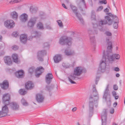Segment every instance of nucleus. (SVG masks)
Instances as JSON below:
<instances>
[{"mask_svg": "<svg viewBox=\"0 0 125 125\" xmlns=\"http://www.w3.org/2000/svg\"><path fill=\"white\" fill-rule=\"evenodd\" d=\"M37 28L39 29L43 30L44 28L42 23L40 22L37 24Z\"/></svg>", "mask_w": 125, "mask_h": 125, "instance_id": "32", "label": "nucleus"}, {"mask_svg": "<svg viewBox=\"0 0 125 125\" xmlns=\"http://www.w3.org/2000/svg\"><path fill=\"white\" fill-rule=\"evenodd\" d=\"M19 93L22 95H24L27 93L26 91L23 89H21L19 91Z\"/></svg>", "mask_w": 125, "mask_h": 125, "instance_id": "35", "label": "nucleus"}, {"mask_svg": "<svg viewBox=\"0 0 125 125\" xmlns=\"http://www.w3.org/2000/svg\"><path fill=\"white\" fill-rule=\"evenodd\" d=\"M44 68L42 66H39L37 68L36 70L35 75L37 77L43 73L44 71Z\"/></svg>", "mask_w": 125, "mask_h": 125, "instance_id": "16", "label": "nucleus"}, {"mask_svg": "<svg viewBox=\"0 0 125 125\" xmlns=\"http://www.w3.org/2000/svg\"><path fill=\"white\" fill-rule=\"evenodd\" d=\"M34 67H31L28 70L29 73L31 74L34 72Z\"/></svg>", "mask_w": 125, "mask_h": 125, "instance_id": "40", "label": "nucleus"}, {"mask_svg": "<svg viewBox=\"0 0 125 125\" xmlns=\"http://www.w3.org/2000/svg\"><path fill=\"white\" fill-rule=\"evenodd\" d=\"M11 108L13 110H18L19 109V105L15 102H12L10 104Z\"/></svg>", "mask_w": 125, "mask_h": 125, "instance_id": "25", "label": "nucleus"}, {"mask_svg": "<svg viewBox=\"0 0 125 125\" xmlns=\"http://www.w3.org/2000/svg\"><path fill=\"white\" fill-rule=\"evenodd\" d=\"M19 47L17 45H14L13 46L12 49L14 50H16L18 49Z\"/></svg>", "mask_w": 125, "mask_h": 125, "instance_id": "43", "label": "nucleus"}, {"mask_svg": "<svg viewBox=\"0 0 125 125\" xmlns=\"http://www.w3.org/2000/svg\"><path fill=\"white\" fill-rule=\"evenodd\" d=\"M64 53L66 55L70 56L72 55L74 52L69 49H66L65 50Z\"/></svg>", "mask_w": 125, "mask_h": 125, "instance_id": "30", "label": "nucleus"}, {"mask_svg": "<svg viewBox=\"0 0 125 125\" xmlns=\"http://www.w3.org/2000/svg\"><path fill=\"white\" fill-rule=\"evenodd\" d=\"M33 37H38L40 36L41 35V33L38 32L37 31H33L32 33Z\"/></svg>", "mask_w": 125, "mask_h": 125, "instance_id": "31", "label": "nucleus"}, {"mask_svg": "<svg viewBox=\"0 0 125 125\" xmlns=\"http://www.w3.org/2000/svg\"><path fill=\"white\" fill-rule=\"evenodd\" d=\"M99 77H97L96 78V81H95V83H96V84H97L98 83V82L99 80Z\"/></svg>", "mask_w": 125, "mask_h": 125, "instance_id": "56", "label": "nucleus"}, {"mask_svg": "<svg viewBox=\"0 0 125 125\" xmlns=\"http://www.w3.org/2000/svg\"><path fill=\"white\" fill-rule=\"evenodd\" d=\"M4 25L7 28L10 29L13 28L15 26V23L11 20H8L4 23Z\"/></svg>", "mask_w": 125, "mask_h": 125, "instance_id": "12", "label": "nucleus"}, {"mask_svg": "<svg viewBox=\"0 0 125 125\" xmlns=\"http://www.w3.org/2000/svg\"><path fill=\"white\" fill-rule=\"evenodd\" d=\"M37 9L35 8H33L32 7H31L30 9V11L32 13H35L37 11Z\"/></svg>", "mask_w": 125, "mask_h": 125, "instance_id": "36", "label": "nucleus"}, {"mask_svg": "<svg viewBox=\"0 0 125 125\" xmlns=\"http://www.w3.org/2000/svg\"><path fill=\"white\" fill-rule=\"evenodd\" d=\"M19 1L18 0H15L13 1H11L10 2V4H13L15 3H18L19 2Z\"/></svg>", "mask_w": 125, "mask_h": 125, "instance_id": "45", "label": "nucleus"}, {"mask_svg": "<svg viewBox=\"0 0 125 125\" xmlns=\"http://www.w3.org/2000/svg\"><path fill=\"white\" fill-rule=\"evenodd\" d=\"M53 76L51 73H47L45 76V82L47 84H49L52 81Z\"/></svg>", "mask_w": 125, "mask_h": 125, "instance_id": "15", "label": "nucleus"}, {"mask_svg": "<svg viewBox=\"0 0 125 125\" xmlns=\"http://www.w3.org/2000/svg\"><path fill=\"white\" fill-rule=\"evenodd\" d=\"M108 86L109 85H108L105 89L103 98L105 99L106 101H107V98H108L109 99L108 102L109 104H110L111 103L110 96V94L108 93Z\"/></svg>", "mask_w": 125, "mask_h": 125, "instance_id": "11", "label": "nucleus"}, {"mask_svg": "<svg viewBox=\"0 0 125 125\" xmlns=\"http://www.w3.org/2000/svg\"><path fill=\"white\" fill-rule=\"evenodd\" d=\"M115 96V98L116 100L117 99L119 98V96L118 95L116 96V95L115 96Z\"/></svg>", "mask_w": 125, "mask_h": 125, "instance_id": "62", "label": "nucleus"}, {"mask_svg": "<svg viewBox=\"0 0 125 125\" xmlns=\"http://www.w3.org/2000/svg\"><path fill=\"white\" fill-rule=\"evenodd\" d=\"M57 22L58 23V25L60 27H62L63 26L62 23V21L60 20H59L57 21Z\"/></svg>", "mask_w": 125, "mask_h": 125, "instance_id": "39", "label": "nucleus"}, {"mask_svg": "<svg viewBox=\"0 0 125 125\" xmlns=\"http://www.w3.org/2000/svg\"><path fill=\"white\" fill-rule=\"evenodd\" d=\"M1 111H0V117H4Z\"/></svg>", "mask_w": 125, "mask_h": 125, "instance_id": "53", "label": "nucleus"}, {"mask_svg": "<svg viewBox=\"0 0 125 125\" xmlns=\"http://www.w3.org/2000/svg\"><path fill=\"white\" fill-rule=\"evenodd\" d=\"M21 102L22 104L23 105L25 106L28 105V103L26 102V100L24 99H22L21 100Z\"/></svg>", "mask_w": 125, "mask_h": 125, "instance_id": "37", "label": "nucleus"}, {"mask_svg": "<svg viewBox=\"0 0 125 125\" xmlns=\"http://www.w3.org/2000/svg\"><path fill=\"white\" fill-rule=\"evenodd\" d=\"M112 1L113 2V4L114 6H115V8H116V6H115V1L114 0H112Z\"/></svg>", "mask_w": 125, "mask_h": 125, "instance_id": "61", "label": "nucleus"}, {"mask_svg": "<svg viewBox=\"0 0 125 125\" xmlns=\"http://www.w3.org/2000/svg\"><path fill=\"white\" fill-rule=\"evenodd\" d=\"M107 53L106 56L105 54V51L103 52V58L101 61L98 70L101 72H103L105 71L106 63L108 62L109 63H112L113 62V58L112 56H109L108 53Z\"/></svg>", "mask_w": 125, "mask_h": 125, "instance_id": "2", "label": "nucleus"}, {"mask_svg": "<svg viewBox=\"0 0 125 125\" xmlns=\"http://www.w3.org/2000/svg\"><path fill=\"white\" fill-rule=\"evenodd\" d=\"M34 84L32 82L29 81L27 82L25 84V87L27 89H31L34 87Z\"/></svg>", "mask_w": 125, "mask_h": 125, "instance_id": "23", "label": "nucleus"}, {"mask_svg": "<svg viewBox=\"0 0 125 125\" xmlns=\"http://www.w3.org/2000/svg\"><path fill=\"white\" fill-rule=\"evenodd\" d=\"M62 65L63 66L64 68H69L71 67H73V65H71L69 63H65V64L63 63L62 64Z\"/></svg>", "mask_w": 125, "mask_h": 125, "instance_id": "33", "label": "nucleus"}, {"mask_svg": "<svg viewBox=\"0 0 125 125\" xmlns=\"http://www.w3.org/2000/svg\"><path fill=\"white\" fill-rule=\"evenodd\" d=\"M12 58L13 61L15 63H20V61L18 59V55L16 54H14L12 55Z\"/></svg>", "mask_w": 125, "mask_h": 125, "instance_id": "26", "label": "nucleus"}, {"mask_svg": "<svg viewBox=\"0 0 125 125\" xmlns=\"http://www.w3.org/2000/svg\"><path fill=\"white\" fill-rule=\"evenodd\" d=\"M116 76L117 77H119L120 76V74L118 73H117L116 74Z\"/></svg>", "mask_w": 125, "mask_h": 125, "instance_id": "64", "label": "nucleus"}, {"mask_svg": "<svg viewBox=\"0 0 125 125\" xmlns=\"http://www.w3.org/2000/svg\"><path fill=\"white\" fill-rule=\"evenodd\" d=\"M103 9V6H100L96 10V11H100L101 10Z\"/></svg>", "mask_w": 125, "mask_h": 125, "instance_id": "46", "label": "nucleus"}, {"mask_svg": "<svg viewBox=\"0 0 125 125\" xmlns=\"http://www.w3.org/2000/svg\"><path fill=\"white\" fill-rule=\"evenodd\" d=\"M105 34L106 36H112V33L109 31H106L105 33Z\"/></svg>", "mask_w": 125, "mask_h": 125, "instance_id": "42", "label": "nucleus"}, {"mask_svg": "<svg viewBox=\"0 0 125 125\" xmlns=\"http://www.w3.org/2000/svg\"><path fill=\"white\" fill-rule=\"evenodd\" d=\"M109 11V10L107 8H106L104 10V11L105 12H108Z\"/></svg>", "mask_w": 125, "mask_h": 125, "instance_id": "54", "label": "nucleus"}, {"mask_svg": "<svg viewBox=\"0 0 125 125\" xmlns=\"http://www.w3.org/2000/svg\"><path fill=\"white\" fill-rule=\"evenodd\" d=\"M28 15L25 13L21 15L20 17V19L22 22H25L27 20Z\"/></svg>", "mask_w": 125, "mask_h": 125, "instance_id": "28", "label": "nucleus"}, {"mask_svg": "<svg viewBox=\"0 0 125 125\" xmlns=\"http://www.w3.org/2000/svg\"><path fill=\"white\" fill-rule=\"evenodd\" d=\"M10 99L9 95L8 94H5L3 97V102L5 105H8L10 104Z\"/></svg>", "mask_w": 125, "mask_h": 125, "instance_id": "17", "label": "nucleus"}, {"mask_svg": "<svg viewBox=\"0 0 125 125\" xmlns=\"http://www.w3.org/2000/svg\"><path fill=\"white\" fill-rule=\"evenodd\" d=\"M114 89L115 90H117L118 89V87L117 85H114L113 86Z\"/></svg>", "mask_w": 125, "mask_h": 125, "instance_id": "48", "label": "nucleus"}, {"mask_svg": "<svg viewBox=\"0 0 125 125\" xmlns=\"http://www.w3.org/2000/svg\"><path fill=\"white\" fill-rule=\"evenodd\" d=\"M105 19L101 20L98 22V25L96 24L98 26V27L96 28L98 30L97 28L99 26L101 27H103L104 25L108 24L109 25H111L112 23V21L111 20L109 16H107L105 17ZM96 24H93L94 26V25Z\"/></svg>", "mask_w": 125, "mask_h": 125, "instance_id": "5", "label": "nucleus"}, {"mask_svg": "<svg viewBox=\"0 0 125 125\" xmlns=\"http://www.w3.org/2000/svg\"><path fill=\"white\" fill-rule=\"evenodd\" d=\"M114 112V108H112L110 111V112L111 114H113Z\"/></svg>", "mask_w": 125, "mask_h": 125, "instance_id": "49", "label": "nucleus"}, {"mask_svg": "<svg viewBox=\"0 0 125 125\" xmlns=\"http://www.w3.org/2000/svg\"><path fill=\"white\" fill-rule=\"evenodd\" d=\"M114 70L116 71H119V69L118 67H116L115 68Z\"/></svg>", "mask_w": 125, "mask_h": 125, "instance_id": "55", "label": "nucleus"}, {"mask_svg": "<svg viewBox=\"0 0 125 125\" xmlns=\"http://www.w3.org/2000/svg\"><path fill=\"white\" fill-rule=\"evenodd\" d=\"M37 17H34L31 18L28 21L27 25L28 27L32 28L36 23Z\"/></svg>", "mask_w": 125, "mask_h": 125, "instance_id": "9", "label": "nucleus"}, {"mask_svg": "<svg viewBox=\"0 0 125 125\" xmlns=\"http://www.w3.org/2000/svg\"><path fill=\"white\" fill-rule=\"evenodd\" d=\"M71 41L70 38H68L66 36H63L60 38L59 41V43L62 45L66 44L68 46L71 45Z\"/></svg>", "mask_w": 125, "mask_h": 125, "instance_id": "7", "label": "nucleus"}, {"mask_svg": "<svg viewBox=\"0 0 125 125\" xmlns=\"http://www.w3.org/2000/svg\"><path fill=\"white\" fill-rule=\"evenodd\" d=\"M33 37V36H30V37L27 38V40H32V38Z\"/></svg>", "mask_w": 125, "mask_h": 125, "instance_id": "50", "label": "nucleus"}, {"mask_svg": "<svg viewBox=\"0 0 125 125\" xmlns=\"http://www.w3.org/2000/svg\"><path fill=\"white\" fill-rule=\"evenodd\" d=\"M77 109V108L76 107H75L73 108L72 109V111L73 112H74L76 111Z\"/></svg>", "mask_w": 125, "mask_h": 125, "instance_id": "57", "label": "nucleus"}, {"mask_svg": "<svg viewBox=\"0 0 125 125\" xmlns=\"http://www.w3.org/2000/svg\"><path fill=\"white\" fill-rule=\"evenodd\" d=\"M70 6L73 12L75 13L79 20L81 21L82 23L83 24V19L81 17V15L80 14L78 13L77 12V8L74 6L72 5H71Z\"/></svg>", "mask_w": 125, "mask_h": 125, "instance_id": "8", "label": "nucleus"}, {"mask_svg": "<svg viewBox=\"0 0 125 125\" xmlns=\"http://www.w3.org/2000/svg\"><path fill=\"white\" fill-rule=\"evenodd\" d=\"M49 46V44L48 43H45L44 44V47H46Z\"/></svg>", "mask_w": 125, "mask_h": 125, "instance_id": "52", "label": "nucleus"}, {"mask_svg": "<svg viewBox=\"0 0 125 125\" xmlns=\"http://www.w3.org/2000/svg\"><path fill=\"white\" fill-rule=\"evenodd\" d=\"M46 29H51V27L49 25H46Z\"/></svg>", "mask_w": 125, "mask_h": 125, "instance_id": "51", "label": "nucleus"}, {"mask_svg": "<svg viewBox=\"0 0 125 125\" xmlns=\"http://www.w3.org/2000/svg\"><path fill=\"white\" fill-rule=\"evenodd\" d=\"M99 94L96 88L95 85H93V93L91 94L89 98V117L92 115L94 111V105L97 107L98 105L97 101L99 100Z\"/></svg>", "mask_w": 125, "mask_h": 125, "instance_id": "1", "label": "nucleus"}, {"mask_svg": "<svg viewBox=\"0 0 125 125\" xmlns=\"http://www.w3.org/2000/svg\"><path fill=\"white\" fill-rule=\"evenodd\" d=\"M99 3L102 4H106L107 3V1L106 0H103L99 1Z\"/></svg>", "mask_w": 125, "mask_h": 125, "instance_id": "41", "label": "nucleus"}, {"mask_svg": "<svg viewBox=\"0 0 125 125\" xmlns=\"http://www.w3.org/2000/svg\"><path fill=\"white\" fill-rule=\"evenodd\" d=\"M107 14L113 18V19H115V21L113 24V26L115 29L117 28L118 27V23L119 22V19L118 17L116 16L113 15L110 12L107 13Z\"/></svg>", "mask_w": 125, "mask_h": 125, "instance_id": "10", "label": "nucleus"}, {"mask_svg": "<svg viewBox=\"0 0 125 125\" xmlns=\"http://www.w3.org/2000/svg\"><path fill=\"white\" fill-rule=\"evenodd\" d=\"M46 54V52L45 50H42L39 51L37 53V57L38 59L40 61H42L43 60V56L45 55Z\"/></svg>", "mask_w": 125, "mask_h": 125, "instance_id": "14", "label": "nucleus"}, {"mask_svg": "<svg viewBox=\"0 0 125 125\" xmlns=\"http://www.w3.org/2000/svg\"><path fill=\"white\" fill-rule=\"evenodd\" d=\"M7 105H5L3 107H2L1 111L4 116L8 115L9 112V109L7 106Z\"/></svg>", "mask_w": 125, "mask_h": 125, "instance_id": "18", "label": "nucleus"}, {"mask_svg": "<svg viewBox=\"0 0 125 125\" xmlns=\"http://www.w3.org/2000/svg\"><path fill=\"white\" fill-rule=\"evenodd\" d=\"M81 0L83 2V4H82V6H81L80 7V10L81 11H83V10L82 9L83 8L82 7H83V8H86V6L85 0Z\"/></svg>", "mask_w": 125, "mask_h": 125, "instance_id": "34", "label": "nucleus"}, {"mask_svg": "<svg viewBox=\"0 0 125 125\" xmlns=\"http://www.w3.org/2000/svg\"><path fill=\"white\" fill-rule=\"evenodd\" d=\"M24 73L23 71L21 70L16 72L15 73V74L16 77L17 78H20L23 77Z\"/></svg>", "mask_w": 125, "mask_h": 125, "instance_id": "24", "label": "nucleus"}, {"mask_svg": "<svg viewBox=\"0 0 125 125\" xmlns=\"http://www.w3.org/2000/svg\"><path fill=\"white\" fill-rule=\"evenodd\" d=\"M117 103L116 102H115L113 104V106L114 107H116V106L117 105Z\"/></svg>", "mask_w": 125, "mask_h": 125, "instance_id": "59", "label": "nucleus"}, {"mask_svg": "<svg viewBox=\"0 0 125 125\" xmlns=\"http://www.w3.org/2000/svg\"><path fill=\"white\" fill-rule=\"evenodd\" d=\"M112 94L114 96H115L116 95V92L115 91H114L112 92Z\"/></svg>", "mask_w": 125, "mask_h": 125, "instance_id": "58", "label": "nucleus"}, {"mask_svg": "<svg viewBox=\"0 0 125 125\" xmlns=\"http://www.w3.org/2000/svg\"><path fill=\"white\" fill-rule=\"evenodd\" d=\"M10 16L13 19L16 20L18 18V14L16 11H13L11 13Z\"/></svg>", "mask_w": 125, "mask_h": 125, "instance_id": "29", "label": "nucleus"}, {"mask_svg": "<svg viewBox=\"0 0 125 125\" xmlns=\"http://www.w3.org/2000/svg\"><path fill=\"white\" fill-rule=\"evenodd\" d=\"M46 88L48 91H50L52 88L51 86H46Z\"/></svg>", "mask_w": 125, "mask_h": 125, "instance_id": "44", "label": "nucleus"}, {"mask_svg": "<svg viewBox=\"0 0 125 125\" xmlns=\"http://www.w3.org/2000/svg\"><path fill=\"white\" fill-rule=\"evenodd\" d=\"M36 98L37 101L39 103L42 102L44 100V98L42 95L38 94L36 95Z\"/></svg>", "mask_w": 125, "mask_h": 125, "instance_id": "22", "label": "nucleus"}, {"mask_svg": "<svg viewBox=\"0 0 125 125\" xmlns=\"http://www.w3.org/2000/svg\"><path fill=\"white\" fill-rule=\"evenodd\" d=\"M62 59V55L58 54L56 55L54 57V60L56 63H58L61 61Z\"/></svg>", "mask_w": 125, "mask_h": 125, "instance_id": "27", "label": "nucleus"}, {"mask_svg": "<svg viewBox=\"0 0 125 125\" xmlns=\"http://www.w3.org/2000/svg\"><path fill=\"white\" fill-rule=\"evenodd\" d=\"M107 111L104 109L103 111L101 116L102 122V125H106L107 119Z\"/></svg>", "mask_w": 125, "mask_h": 125, "instance_id": "13", "label": "nucleus"}, {"mask_svg": "<svg viewBox=\"0 0 125 125\" xmlns=\"http://www.w3.org/2000/svg\"><path fill=\"white\" fill-rule=\"evenodd\" d=\"M109 38H110L109 37L106 38V41L107 42H108L109 41Z\"/></svg>", "mask_w": 125, "mask_h": 125, "instance_id": "60", "label": "nucleus"}, {"mask_svg": "<svg viewBox=\"0 0 125 125\" xmlns=\"http://www.w3.org/2000/svg\"><path fill=\"white\" fill-rule=\"evenodd\" d=\"M94 11H92L91 12V18L92 20H95V16L94 14Z\"/></svg>", "mask_w": 125, "mask_h": 125, "instance_id": "38", "label": "nucleus"}, {"mask_svg": "<svg viewBox=\"0 0 125 125\" xmlns=\"http://www.w3.org/2000/svg\"><path fill=\"white\" fill-rule=\"evenodd\" d=\"M98 26L96 24H94V29L93 30H89L88 31V33L90 35V41L91 43L94 46L95 45V40L94 36L91 35L93 34H97L98 33L97 29L96 28Z\"/></svg>", "mask_w": 125, "mask_h": 125, "instance_id": "6", "label": "nucleus"}, {"mask_svg": "<svg viewBox=\"0 0 125 125\" xmlns=\"http://www.w3.org/2000/svg\"><path fill=\"white\" fill-rule=\"evenodd\" d=\"M4 59L5 62L7 65H10L12 64V61L10 57L6 56L4 57Z\"/></svg>", "mask_w": 125, "mask_h": 125, "instance_id": "19", "label": "nucleus"}, {"mask_svg": "<svg viewBox=\"0 0 125 125\" xmlns=\"http://www.w3.org/2000/svg\"><path fill=\"white\" fill-rule=\"evenodd\" d=\"M82 71V69L81 67H78L74 69V73L71 74L68 77L69 81L71 83H76L73 81L77 80L79 79L78 76L81 74Z\"/></svg>", "mask_w": 125, "mask_h": 125, "instance_id": "3", "label": "nucleus"}, {"mask_svg": "<svg viewBox=\"0 0 125 125\" xmlns=\"http://www.w3.org/2000/svg\"><path fill=\"white\" fill-rule=\"evenodd\" d=\"M12 35L15 37H17L18 35L17 32H13L12 33Z\"/></svg>", "mask_w": 125, "mask_h": 125, "instance_id": "47", "label": "nucleus"}, {"mask_svg": "<svg viewBox=\"0 0 125 125\" xmlns=\"http://www.w3.org/2000/svg\"><path fill=\"white\" fill-rule=\"evenodd\" d=\"M108 46L107 47V50L106 52H105V54L106 56L107 53H108L109 56H112L113 58V61L115 59V58H113V57H115V58L117 60L119 59L120 58L119 55L118 54H112V43L111 42H109L107 43Z\"/></svg>", "mask_w": 125, "mask_h": 125, "instance_id": "4", "label": "nucleus"}, {"mask_svg": "<svg viewBox=\"0 0 125 125\" xmlns=\"http://www.w3.org/2000/svg\"><path fill=\"white\" fill-rule=\"evenodd\" d=\"M62 6L65 9H67L66 7V6L65 5V4H62Z\"/></svg>", "mask_w": 125, "mask_h": 125, "instance_id": "63", "label": "nucleus"}, {"mask_svg": "<svg viewBox=\"0 0 125 125\" xmlns=\"http://www.w3.org/2000/svg\"><path fill=\"white\" fill-rule=\"evenodd\" d=\"M0 86L2 89L6 90L9 87V83L7 81L4 80L3 81L2 84H1Z\"/></svg>", "mask_w": 125, "mask_h": 125, "instance_id": "20", "label": "nucleus"}, {"mask_svg": "<svg viewBox=\"0 0 125 125\" xmlns=\"http://www.w3.org/2000/svg\"><path fill=\"white\" fill-rule=\"evenodd\" d=\"M27 38V36L26 34H21L20 38L21 42L23 43H25L26 42Z\"/></svg>", "mask_w": 125, "mask_h": 125, "instance_id": "21", "label": "nucleus"}]
</instances>
